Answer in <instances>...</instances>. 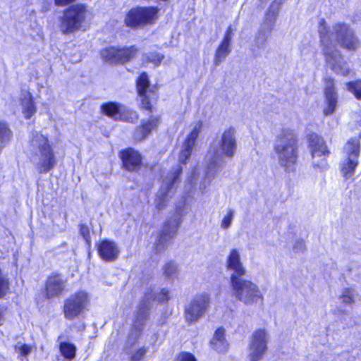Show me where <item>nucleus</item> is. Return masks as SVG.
Wrapping results in <instances>:
<instances>
[{
	"mask_svg": "<svg viewBox=\"0 0 361 361\" xmlns=\"http://www.w3.org/2000/svg\"><path fill=\"white\" fill-rule=\"evenodd\" d=\"M121 168L130 173H139L145 166L142 153L132 147L121 149L118 152Z\"/></svg>",
	"mask_w": 361,
	"mask_h": 361,
	"instance_id": "nucleus-11",
	"label": "nucleus"
},
{
	"mask_svg": "<svg viewBox=\"0 0 361 361\" xmlns=\"http://www.w3.org/2000/svg\"><path fill=\"white\" fill-rule=\"evenodd\" d=\"M344 152L345 157L341 164V172L345 178L348 179L354 176L358 164L360 141L356 138L350 139L345 145Z\"/></svg>",
	"mask_w": 361,
	"mask_h": 361,
	"instance_id": "nucleus-10",
	"label": "nucleus"
},
{
	"mask_svg": "<svg viewBox=\"0 0 361 361\" xmlns=\"http://www.w3.org/2000/svg\"><path fill=\"white\" fill-rule=\"evenodd\" d=\"M202 126V121H198L185 139L183 147L180 152V162L181 164H185L188 159L191 156L192 148L195 145Z\"/></svg>",
	"mask_w": 361,
	"mask_h": 361,
	"instance_id": "nucleus-19",
	"label": "nucleus"
},
{
	"mask_svg": "<svg viewBox=\"0 0 361 361\" xmlns=\"http://www.w3.org/2000/svg\"><path fill=\"white\" fill-rule=\"evenodd\" d=\"M66 291V280L59 272H52L47 276L42 293L47 300L59 298Z\"/></svg>",
	"mask_w": 361,
	"mask_h": 361,
	"instance_id": "nucleus-13",
	"label": "nucleus"
},
{
	"mask_svg": "<svg viewBox=\"0 0 361 361\" xmlns=\"http://www.w3.org/2000/svg\"><path fill=\"white\" fill-rule=\"evenodd\" d=\"M233 218V212L228 211L221 221V226L226 228L230 226Z\"/></svg>",
	"mask_w": 361,
	"mask_h": 361,
	"instance_id": "nucleus-39",
	"label": "nucleus"
},
{
	"mask_svg": "<svg viewBox=\"0 0 361 361\" xmlns=\"http://www.w3.org/2000/svg\"><path fill=\"white\" fill-rule=\"evenodd\" d=\"M211 345L216 352L224 353L228 349V343L225 338V329L221 326L215 331Z\"/></svg>",
	"mask_w": 361,
	"mask_h": 361,
	"instance_id": "nucleus-26",
	"label": "nucleus"
},
{
	"mask_svg": "<svg viewBox=\"0 0 361 361\" xmlns=\"http://www.w3.org/2000/svg\"><path fill=\"white\" fill-rule=\"evenodd\" d=\"M308 142L313 167L321 169L326 168L327 163L325 157L329 155V152L324 140L317 134L312 133L308 135Z\"/></svg>",
	"mask_w": 361,
	"mask_h": 361,
	"instance_id": "nucleus-14",
	"label": "nucleus"
},
{
	"mask_svg": "<svg viewBox=\"0 0 361 361\" xmlns=\"http://www.w3.org/2000/svg\"><path fill=\"white\" fill-rule=\"evenodd\" d=\"M170 299L169 290L166 288H161L157 296V300L160 303H166Z\"/></svg>",
	"mask_w": 361,
	"mask_h": 361,
	"instance_id": "nucleus-37",
	"label": "nucleus"
},
{
	"mask_svg": "<svg viewBox=\"0 0 361 361\" xmlns=\"http://www.w3.org/2000/svg\"><path fill=\"white\" fill-rule=\"evenodd\" d=\"M124 106L117 102L109 101L100 106V113L115 121H126Z\"/></svg>",
	"mask_w": 361,
	"mask_h": 361,
	"instance_id": "nucleus-21",
	"label": "nucleus"
},
{
	"mask_svg": "<svg viewBox=\"0 0 361 361\" xmlns=\"http://www.w3.org/2000/svg\"><path fill=\"white\" fill-rule=\"evenodd\" d=\"M4 319V314L2 312H0V326L3 325V321Z\"/></svg>",
	"mask_w": 361,
	"mask_h": 361,
	"instance_id": "nucleus-43",
	"label": "nucleus"
},
{
	"mask_svg": "<svg viewBox=\"0 0 361 361\" xmlns=\"http://www.w3.org/2000/svg\"><path fill=\"white\" fill-rule=\"evenodd\" d=\"M30 142L37 150L39 162L36 165V169L38 173L42 174L49 172L56 166L57 159L48 136L41 133H35Z\"/></svg>",
	"mask_w": 361,
	"mask_h": 361,
	"instance_id": "nucleus-4",
	"label": "nucleus"
},
{
	"mask_svg": "<svg viewBox=\"0 0 361 361\" xmlns=\"http://www.w3.org/2000/svg\"><path fill=\"white\" fill-rule=\"evenodd\" d=\"M79 233L85 240V241L88 244L90 245L91 243V236H90V228L87 225L85 224H79Z\"/></svg>",
	"mask_w": 361,
	"mask_h": 361,
	"instance_id": "nucleus-32",
	"label": "nucleus"
},
{
	"mask_svg": "<svg viewBox=\"0 0 361 361\" xmlns=\"http://www.w3.org/2000/svg\"><path fill=\"white\" fill-rule=\"evenodd\" d=\"M347 90L352 92L357 99L361 100V80L346 83Z\"/></svg>",
	"mask_w": 361,
	"mask_h": 361,
	"instance_id": "nucleus-31",
	"label": "nucleus"
},
{
	"mask_svg": "<svg viewBox=\"0 0 361 361\" xmlns=\"http://www.w3.org/2000/svg\"><path fill=\"white\" fill-rule=\"evenodd\" d=\"M180 224L178 220L175 225L171 219L164 221L163 227L159 233L157 240L155 243V250L160 252L164 250L175 237Z\"/></svg>",
	"mask_w": 361,
	"mask_h": 361,
	"instance_id": "nucleus-18",
	"label": "nucleus"
},
{
	"mask_svg": "<svg viewBox=\"0 0 361 361\" xmlns=\"http://www.w3.org/2000/svg\"><path fill=\"white\" fill-rule=\"evenodd\" d=\"M267 1H268V0H259V1H260L261 3H265V2H267Z\"/></svg>",
	"mask_w": 361,
	"mask_h": 361,
	"instance_id": "nucleus-44",
	"label": "nucleus"
},
{
	"mask_svg": "<svg viewBox=\"0 0 361 361\" xmlns=\"http://www.w3.org/2000/svg\"><path fill=\"white\" fill-rule=\"evenodd\" d=\"M147 349L145 347L139 348L130 357V361H142Z\"/></svg>",
	"mask_w": 361,
	"mask_h": 361,
	"instance_id": "nucleus-35",
	"label": "nucleus"
},
{
	"mask_svg": "<svg viewBox=\"0 0 361 361\" xmlns=\"http://www.w3.org/2000/svg\"><path fill=\"white\" fill-rule=\"evenodd\" d=\"M318 31L328 66L337 74L348 75L350 68L335 45L339 44L348 50L355 49L358 40L353 31L347 24L341 23L335 24L330 31L324 20H321Z\"/></svg>",
	"mask_w": 361,
	"mask_h": 361,
	"instance_id": "nucleus-2",
	"label": "nucleus"
},
{
	"mask_svg": "<svg viewBox=\"0 0 361 361\" xmlns=\"http://www.w3.org/2000/svg\"><path fill=\"white\" fill-rule=\"evenodd\" d=\"M176 361H197V360L192 353L182 351L177 355Z\"/></svg>",
	"mask_w": 361,
	"mask_h": 361,
	"instance_id": "nucleus-33",
	"label": "nucleus"
},
{
	"mask_svg": "<svg viewBox=\"0 0 361 361\" xmlns=\"http://www.w3.org/2000/svg\"><path fill=\"white\" fill-rule=\"evenodd\" d=\"M275 151L279 156V162L286 171L293 164V139L286 134L278 137Z\"/></svg>",
	"mask_w": 361,
	"mask_h": 361,
	"instance_id": "nucleus-15",
	"label": "nucleus"
},
{
	"mask_svg": "<svg viewBox=\"0 0 361 361\" xmlns=\"http://www.w3.org/2000/svg\"><path fill=\"white\" fill-rule=\"evenodd\" d=\"M343 303L350 304L353 302V291L349 288H345L343 291L342 295L341 296Z\"/></svg>",
	"mask_w": 361,
	"mask_h": 361,
	"instance_id": "nucleus-34",
	"label": "nucleus"
},
{
	"mask_svg": "<svg viewBox=\"0 0 361 361\" xmlns=\"http://www.w3.org/2000/svg\"><path fill=\"white\" fill-rule=\"evenodd\" d=\"M160 9L155 6H135L131 8L124 18L125 25L137 30L156 23L159 18Z\"/></svg>",
	"mask_w": 361,
	"mask_h": 361,
	"instance_id": "nucleus-6",
	"label": "nucleus"
},
{
	"mask_svg": "<svg viewBox=\"0 0 361 361\" xmlns=\"http://www.w3.org/2000/svg\"><path fill=\"white\" fill-rule=\"evenodd\" d=\"M162 271L166 279H173L178 275V267L173 260L166 262L162 267Z\"/></svg>",
	"mask_w": 361,
	"mask_h": 361,
	"instance_id": "nucleus-30",
	"label": "nucleus"
},
{
	"mask_svg": "<svg viewBox=\"0 0 361 361\" xmlns=\"http://www.w3.org/2000/svg\"><path fill=\"white\" fill-rule=\"evenodd\" d=\"M324 94L326 106L324 109L326 116L332 114L337 106L338 95L335 91L334 80L331 78L325 79Z\"/></svg>",
	"mask_w": 361,
	"mask_h": 361,
	"instance_id": "nucleus-22",
	"label": "nucleus"
},
{
	"mask_svg": "<svg viewBox=\"0 0 361 361\" xmlns=\"http://www.w3.org/2000/svg\"><path fill=\"white\" fill-rule=\"evenodd\" d=\"M220 146L226 156L228 157L233 156L235 149V140L233 128H229L223 133Z\"/></svg>",
	"mask_w": 361,
	"mask_h": 361,
	"instance_id": "nucleus-23",
	"label": "nucleus"
},
{
	"mask_svg": "<svg viewBox=\"0 0 361 361\" xmlns=\"http://www.w3.org/2000/svg\"><path fill=\"white\" fill-rule=\"evenodd\" d=\"M210 297L202 293L195 297L185 308V319L188 324L195 323L202 317L209 307Z\"/></svg>",
	"mask_w": 361,
	"mask_h": 361,
	"instance_id": "nucleus-12",
	"label": "nucleus"
},
{
	"mask_svg": "<svg viewBox=\"0 0 361 361\" xmlns=\"http://www.w3.org/2000/svg\"><path fill=\"white\" fill-rule=\"evenodd\" d=\"M231 30H228L222 41L218 46L214 59V63L218 66L230 53Z\"/></svg>",
	"mask_w": 361,
	"mask_h": 361,
	"instance_id": "nucleus-25",
	"label": "nucleus"
},
{
	"mask_svg": "<svg viewBox=\"0 0 361 361\" xmlns=\"http://www.w3.org/2000/svg\"><path fill=\"white\" fill-rule=\"evenodd\" d=\"M59 349L61 355L66 360H72L76 355L77 348L72 343L62 341L59 345Z\"/></svg>",
	"mask_w": 361,
	"mask_h": 361,
	"instance_id": "nucleus-28",
	"label": "nucleus"
},
{
	"mask_svg": "<svg viewBox=\"0 0 361 361\" xmlns=\"http://www.w3.org/2000/svg\"><path fill=\"white\" fill-rule=\"evenodd\" d=\"M149 307L145 302L140 303L135 313L134 323L142 326L145 320L149 317Z\"/></svg>",
	"mask_w": 361,
	"mask_h": 361,
	"instance_id": "nucleus-29",
	"label": "nucleus"
},
{
	"mask_svg": "<svg viewBox=\"0 0 361 361\" xmlns=\"http://www.w3.org/2000/svg\"><path fill=\"white\" fill-rule=\"evenodd\" d=\"M166 196L167 193L166 192H164L160 196L158 197L156 203V208L158 210H161L166 206Z\"/></svg>",
	"mask_w": 361,
	"mask_h": 361,
	"instance_id": "nucleus-38",
	"label": "nucleus"
},
{
	"mask_svg": "<svg viewBox=\"0 0 361 361\" xmlns=\"http://www.w3.org/2000/svg\"><path fill=\"white\" fill-rule=\"evenodd\" d=\"M14 348L22 357H26L32 351V347L26 343H23L20 346H15Z\"/></svg>",
	"mask_w": 361,
	"mask_h": 361,
	"instance_id": "nucleus-36",
	"label": "nucleus"
},
{
	"mask_svg": "<svg viewBox=\"0 0 361 361\" xmlns=\"http://www.w3.org/2000/svg\"><path fill=\"white\" fill-rule=\"evenodd\" d=\"M160 123V116H151L149 118L141 121L133 133V142L140 143L145 141L152 131L157 130Z\"/></svg>",
	"mask_w": 361,
	"mask_h": 361,
	"instance_id": "nucleus-17",
	"label": "nucleus"
},
{
	"mask_svg": "<svg viewBox=\"0 0 361 361\" xmlns=\"http://www.w3.org/2000/svg\"><path fill=\"white\" fill-rule=\"evenodd\" d=\"M267 333L264 329H258L252 334L250 349V361H259L267 350Z\"/></svg>",
	"mask_w": 361,
	"mask_h": 361,
	"instance_id": "nucleus-16",
	"label": "nucleus"
},
{
	"mask_svg": "<svg viewBox=\"0 0 361 361\" xmlns=\"http://www.w3.org/2000/svg\"><path fill=\"white\" fill-rule=\"evenodd\" d=\"M90 305L88 293L85 290H78L65 298L62 312L65 319L73 320L82 316Z\"/></svg>",
	"mask_w": 361,
	"mask_h": 361,
	"instance_id": "nucleus-8",
	"label": "nucleus"
},
{
	"mask_svg": "<svg viewBox=\"0 0 361 361\" xmlns=\"http://www.w3.org/2000/svg\"><path fill=\"white\" fill-rule=\"evenodd\" d=\"M164 59V55L159 52L146 53L142 55L141 65L145 67L152 63L154 66L157 67L161 65Z\"/></svg>",
	"mask_w": 361,
	"mask_h": 361,
	"instance_id": "nucleus-27",
	"label": "nucleus"
},
{
	"mask_svg": "<svg viewBox=\"0 0 361 361\" xmlns=\"http://www.w3.org/2000/svg\"><path fill=\"white\" fill-rule=\"evenodd\" d=\"M182 173V168L178 166L177 169L174 171L173 178L169 182L168 185V189L173 185V184L178 180L180 174Z\"/></svg>",
	"mask_w": 361,
	"mask_h": 361,
	"instance_id": "nucleus-40",
	"label": "nucleus"
},
{
	"mask_svg": "<svg viewBox=\"0 0 361 361\" xmlns=\"http://www.w3.org/2000/svg\"><path fill=\"white\" fill-rule=\"evenodd\" d=\"M306 250L305 242L303 238L299 239L295 242V252H302Z\"/></svg>",
	"mask_w": 361,
	"mask_h": 361,
	"instance_id": "nucleus-41",
	"label": "nucleus"
},
{
	"mask_svg": "<svg viewBox=\"0 0 361 361\" xmlns=\"http://www.w3.org/2000/svg\"><path fill=\"white\" fill-rule=\"evenodd\" d=\"M99 257L105 262H114L118 257L120 250L116 243L111 240L103 239L97 245Z\"/></svg>",
	"mask_w": 361,
	"mask_h": 361,
	"instance_id": "nucleus-20",
	"label": "nucleus"
},
{
	"mask_svg": "<svg viewBox=\"0 0 361 361\" xmlns=\"http://www.w3.org/2000/svg\"><path fill=\"white\" fill-rule=\"evenodd\" d=\"M23 114L26 119L32 118L37 111L35 98L29 91H23L20 99Z\"/></svg>",
	"mask_w": 361,
	"mask_h": 361,
	"instance_id": "nucleus-24",
	"label": "nucleus"
},
{
	"mask_svg": "<svg viewBox=\"0 0 361 361\" xmlns=\"http://www.w3.org/2000/svg\"><path fill=\"white\" fill-rule=\"evenodd\" d=\"M87 13V6L85 4H75L66 7L59 20L61 32L68 35L81 30L86 23Z\"/></svg>",
	"mask_w": 361,
	"mask_h": 361,
	"instance_id": "nucleus-5",
	"label": "nucleus"
},
{
	"mask_svg": "<svg viewBox=\"0 0 361 361\" xmlns=\"http://www.w3.org/2000/svg\"><path fill=\"white\" fill-rule=\"evenodd\" d=\"M135 90L139 101V108L142 111L152 113L157 103L159 94L156 85H151L147 72L139 73L135 81Z\"/></svg>",
	"mask_w": 361,
	"mask_h": 361,
	"instance_id": "nucleus-7",
	"label": "nucleus"
},
{
	"mask_svg": "<svg viewBox=\"0 0 361 361\" xmlns=\"http://www.w3.org/2000/svg\"><path fill=\"white\" fill-rule=\"evenodd\" d=\"M318 31L328 66L337 74L348 75L350 68L335 45L339 44L348 50L355 49L358 40L353 31L347 24L341 23L335 24L330 31L324 20H321Z\"/></svg>",
	"mask_w": 361,
	"mask_h": 361,
	"instance_id": "nucleus-1",
	"label": "nucleus"
},
{
	"mask_svg": "<svg viewBox=\"0 0 361 361\" xmlns=\"http://www.w3.org/2000/svg\"><path fill=\"white\" fill-rule=\"evenodd\" d=\"M76 0H54L56 6H66L72 5Z\"/></svg>",
	"mask_w": 361,
	"mask_h": 361,
	"instance_id": "nucleus-42",
	"label": "nucleus"
},
{
	"mask_svg": "<svg viewBox=\"0 0 361 361\" xmlns=\"http://www.w3.org/2000/svg\"><path fill=\"white\" fill-rule=\"evenodd\" d=\"M138 53L139 48L135 45L109 46L101 50L100 56L104 62L114 65H123L133 61Z\"/></svg>",
	"mask_w": 361,
	"mask_h": 361,
	"instance_id": "nucleus-9",
	"label": "nucleus"
},
{
	"mask_svg": "<svg viewBox=\"0 0 361 361\" xmlns=\"http://www.w3.org/2000/svg\"><path fill=\"white\" fill-rule=\"evenodd\" d=\"M226 267L233 273L230 276V283L235 298L245 305L263 301V296L257 286L250 280L242 279L245 275L238 251L232 249L226 259Z\"/></svg>",
	"mask_w": 361,
	"mask_h": 361,
	"instance_id": "nucleus-3",
	"label": "nucleus"
}]
</instances>
